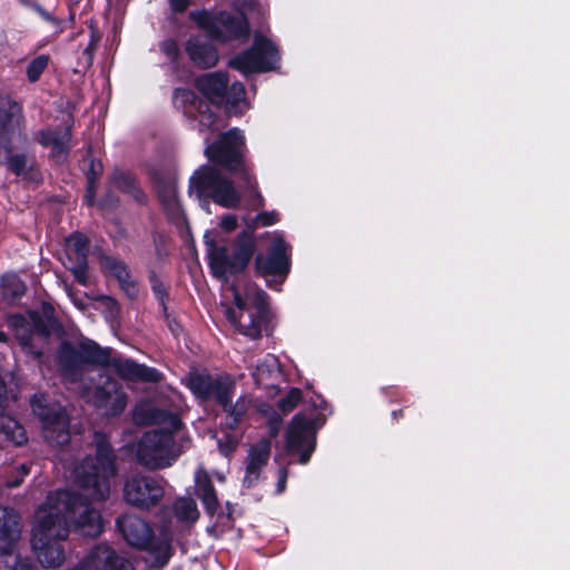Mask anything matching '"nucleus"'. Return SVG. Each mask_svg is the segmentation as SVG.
<instances>
[{"mask_svg":"<svg viewBox=\"0 0 570 570\" xmlns=\"http://www.w3.org/2000/svg\"><path fill=\"white\" fill-rule=\"evenodd\" d=\"M8 166L16 176L26 180L37 183L41 179L40 173L37 169L36 160L32 156L27 154H10L8 156Z\"/></svg>","mask_w":570,"mask_h":570,"instance_id":"bb28decb","label":"nucleus"},{"mask_svg":"<svg viewBox=\"0 0 570 570\" xmlns=\"http://www.w3.org/2000/svg\"><path fill=\"white\" fill-rule=\"evenodd\" d=\"M186 385L197 399L226 406L228 401H233L236 382L227 373L191 372Z\"/></svg>","mask_w":570,"mask_h":570,"instance_id":"1a4fd4ad","label":"nucleus"},{"mask_svg":"<svg viewBox=\"0 0 570 570\" xmlns=\"http://www.w3.org/2000/svg\"><path fill=\"white\" fill-rule=\"evenodd\" d=\"M17 104L7 95L0 94V128L9 132V126L14 121L18 112Z\"/></svg>","mask_w":570,"mask_h":570,"instance_id":"f704fd0d","label":"nucleus"},{"mask_svg":"<svg viewBox=\"0 0 570 570\" xmlns=\"http://www.w3.org/2000/svg\"><path fill=\"white\" fill-rule=\"evenodd\" d=\"M169 7L174 12L181 13L190 4V0H168Z\"/></svg>","mask_w":570,"mask_h":570,"instance_id":"5fc2aeb1","label":"nucleus"},{"mask_svg":"<svg viewBox=\"0 0 570 570\" xmlns=\"http://www.w3.org/2000/svg\"><path fill=\"white\" fill-rule=\"evenodd\" d=\"M164 479L146 474L128 478L124 485L125 501L140 510L157 505L165 494Z\"/></svg>","mask_w":570,"mask_h":570,"instance_id":"4468645a","label":"nucleus"},{"mask_svg":"<svg viewBox=\"0 0 570 570\" xmlns=\"http://www.w3.org/2000/svg\"><path fill=\"white\" fill-rule=\"evenodd\" d=\"M174 512L181 521L195 522L199 517L197 504L191 498H180L176 500Z\"/></svg>","mask_w":570,"mask_h":570,"instance_id":"c9c22d12","label":"nucleus"},{"mask_svg":"<svg viewBox=\"0 0 570 570\" xmlns=\"http://www.w3.org/2000/svg\"><path fill=\"white\" fill-rule=\"evenodd\" d=\"M94 441L95 455L89 453L70 466V476L90 501H104L109 497L110 480L116 475L115 455L104 434L96 432Z\"/></svg>","mask_w":570,"mask_h":570,"instance_id":"7ed1b4c3","label":"nucleus"},{"mask_svg":"<svg viewBox=\"0 0 570 570\" xmlns=\"http://www.w3.org/2000/svg\"><path fill=\"white\" fill-rule=\"evenodd\" d=\"M88 252L89 243L82 234L73 233L66 239L68 264L87 262Z\"/></svg>","mask_w":570,"mask_h":570,"instance_id":"7c9ffc66","label":"nucleus"},{"mask_svg":"<svg viewBox=\"0 0 570 570\" xmlns=\"http://www.w3.org/2000/svg\"><path fill=\"white\" fill-rule=\"evenodd\" d=\"M29 474V468L26 464H21L17 468V476L13 480L7 481L8 488H17L19 487L23 479Z\"/></svg>","mask_w":570,"mask_h":570,"instance_id":"3c124183","label":"nucleus"},{"mask_svg":"<svg viewBox=\"0 0 570 570\" xmlns=\"http://www.w3.org/2000/svg\"><path fill=\"white\" fill-rule=\"evenodd\" d=\"M205 141V154L209 160L223 166L229 171H239L240 178L244 180L243 188L255 190L256 181L252 178L243 161L245 146L243 131L233 128L220 135L215 142L209 144L207 138Z\"/></svg>","mask_w":570,"mask_h":570,"instance_id":"6e6552de","label":"nucleus"},{"mask_svg":"<svg viewBox=\"0 0 570 570\" xmlns=\"http://www.w3.org/2000/svg\"><path fill=\"white\" fill-rule=\"evenodd\" d=\"M50 61V57L48 55H39L35 59H32L27 66V78L30 82H36L39 80L42 72L46 70Z\"/></svg>","mask_w":570,"mask_h":570,"instance_id":"58836bf2","label":"nucleus"},{"mask_svg":"<svg viewBox=\"0 0 570 570\" xmlns=\"http://www.w3.org/2000/svg\"><path fill=\"white\" fill-rule=\"evenodd\" d=\"M116 527L125 541L132 548L148 551L157 567H164L170 558L169 538L155 539L149 524L138 515L124 514L116 520Z\"/></svg>","mask_w":570,"mask_h":570,"instance_id":"0eeeda50","label":"nucleus"},{"mask_svg":"<svg viewBox=\"0 0 570 570\" xmlns=\"http://www.w3.org/2000/svg\"><path fill=\"white\" fill-rule=\"evenodd\" d=\"M112 183L117 189L130 194L137 202L141 203L145 200L144 194L136 186L135 179L130 174L118 173L114 176Z\"/></svg>","mask_w":570,"mask_h":570,"instance_id":"e433bc0d","label":"nucleus"},{"mask_svg":"<svg viewBox=\"0 0 570 570\" xmlns=\"http://www.w3.org/2000/svg\"><path fill=\"white\" fill-rule=\"evenodd\" d=\"M104 268L114 275L119 283L127 289L128 294L134 296L136 294V287L130 281V274L124 262L106 256L102 258Z\"/></svg>","mask_w":570,"mask_h":570,"instance_id":"2f4dec72","label":"nucleus"},{"mask_svg":"<svg viewBox=\"0 0 570 570\" xmlns=\"http://www.w3.org/2000/svg\"><path fill=\"white\" fill-rule=\"evenodd\" d=\"M277 61L278 55L275 46L266 38L255 36L253 47L232 59L229 66L244 75H248L272 70Z\"/></svg>","mask_w":570,"mask_h":570,"instance_id":"2eb2a0df","label":"nucleus"},{"mask_svg":"<svg viewBox=\"0 0 570 570\" xmlns=\"http://www.w3.org/2000/svg\"><path fill=\"white\" fill-rule=\"evenodd\" d=\"M228 78L224 72H210L196 80V88L212 104H222L227 94Z\"/></svg>","mask_w":570,"mask_h":570,"instance_id":"393cba45","label":"nucleus"},{"mask_svg":"<svg viewBox=\"0 0 570 570\" xmlns=\"http://www.w3.org/2000/svg\"><path fill=\"white\" fill-rule=\"evenodd\" d=\"M20 535L18 514L8 508H0V539L4 541L0 546L1 557H11L16 551V541Z\"/></svg>","mask_w":570,"mask_h":570,"instance_id":"4be33fe9","label":"nucleus"},{"mask_svg":"<svg viewBox=\"0 0 570 570\" xmlns=\"http://www.w3.org/2000/svg\"><path fill=\"white\" fill-rule=\"evenodd\" d=\"M189 193L203 200V208L209 213L207 199L225 208H235L240 203V194L232 180L225 178L217 169L203 166L190 177Z\"/></svg>","mask_w":570,"mask_h":570,"instance_id":"39448f33","label":"nucleus"},{"mask_svg":"<svg viewBox=\"0 0 570 570\" xmlns=\"http://www.w3.org/2000/svg\"><path fill=\"white\" fill-rule=\"evenodd\" d=\"M238 440L232 434H224L217 440V445L222 454L229 455L237 446Z\"/></svg>","mask_w":570,"mask_h":570,"instance_id":"a18cd8bd","label":"nucleus"},{"mask_svg":"<svg viewBox=\"0 0 570 570\" xmlns=\"http://www.w3.org/2000/svg\"><path fill=\"white\" fill-rule=\"evenodd\" d=\"M271 454V442L261 440L257 444L250 446L246 456V466L244 475V485L252 488L259 480L262 470L267 464Z\"/></svg>","mask_w":570,"mask_h":570,"instance_id":"412c9836","label":"nucleus"},{"mask_svg":"<svg viewBox=\"0 0 570 570\" xmlns=\"http://www.w3.org/2000/svg\"><path fill=\"white\" fill-rule=\"evenodd\" d=\"M68 268L72 272V274L78 283H80L81 285L88 284L89 277H88V263L87 262L68 264Z\"/></svg>","mask_w":570,"mask_h":570,"instance_id":"c03bdc74","label":"nucleus"},{"mask_svg":"<svg viewBox=\"0 0 570 570\" xmlns=\"http://www.w3.org/2000/svg\"><path fill=\"white\" fill-rule=\"evenodd\" d=\"M97 40L92 39L91 42H90V47L96 45Z\"/></svg>","mask_w":570,"mask_h":570,"instance_id":"e2e57ef3","label":"nucleus"},{"mask_svg":"<svg viewBox=\"0 0 570 570\" xmlns=\"http://www.w3.org/2000/svg\"><path fill=\"white\" fill-rule=\"evenodd\" d=\"M189 19L214 39L229 40L248 35L247 20L225 11L194 10L189 12Z\"/></svg>","mask_w":570,"mask_h":570,"instance_id":"9b49d317","label":"nucleus"},{"mask_svg":"<svg viewBox=\"0 0 570 570\" xmlns=\"http://www.w3.org/2000/svg\"><path fill=\"white\" fill-rule=\"evenodd\" d=\"M195 484L197 497L202 500L207 512L213 514L218 507V500L209 476L203 466H198L195 472Z\"/></svg>","mask_w":570,"mask_h":570,"instance_id":"a878e982","label":"nucleus"},{"mask_svg":"<svg viewBox=\"0 0 570 570\" xmlns=\"http://www.w3.org/2000/svg\"><path fill=\"white\" fill-rule=\"evenodd\" d=\"M109 365H111L116 373L125 380L153 383L161 380V373L158 370L148 367L144 364H138L137 362L122 356H110Z\"/></svg>","mask_w":570,"mask_h":570,"instance_id":"aec40b11","label":"nucleus"},{"mask_svg":"<svg viewBox=\"0 0 570 570\" xmlns=\"http://www.w3.org/2000/svg\"><path fill=\"white\" fill-rule=\"evenodd\" d=\"M245 97V88L242 82H234L228 91L227 102L235 105L242 101Z\"/></svg>","mask_w":570,"mask_h":570,"instance_id":"de8ad7c7","label":"nucleus"},{"mask_svg":"<svg viewBox=\"0 0 570 570\" xmlns=\"http://www.w3.org/2000/svg\"><path fill=\"white\" fill-rule=\"evenodd\" d=\"M289 245L281 234H274L272 246L266 256H256L257 274L265 278L271 288L279 291L291 268Z\"/></svg>","mask_w":570,"mask_h":570,"instance_id":"ddd939ff","label":"nucleus"},{"mask_svg":"<svg viewBox=\"0 0 570 570\" xmlns=\"http://www.w3.org/2000/svg\"><path fill=\"white\" fill-rule=\"evenodd\" d=\"M4 563L11 570H37L36 566L28 558L16 557L13 564H10L8 560H4Z\"/></svg>","mask_w":570,"mask_h":570,"instance_id":"09e8293b","label":"nucleus"},{"mask_svg":"<svg viewBox=\"0 0 570 570\" xmlns=\"http://www.w3.org/2000/svg\"><path fill=\"white\" fill-rule=\"evenodd\" d=\"M94 403L97 407L102 409L107 415L114 416L125 410L127 395L116 381L107 379L104 386L96 389Z\"/></svg>","mask_w":570,"mask_h":570,"instance_id":"6ab92c4d","label":"nucleus"},{"mask_svg":"<svg viewBox=\"0 0 570 570\" xmlns=\"http://www.w3.org/2000/svg\"><path fill=\"white\" fill-rule=\"evenodd\" d=\"M111 352V348H101L97 343L87 341L80 344L78 354L87 363L106 366L110 363Z\"/></svg>","mask_w":570,"mask_h":570,"instance_id":"c756f323","label":"nucleus"},{"mask_svg":"<svg viewBox=\"0 0 570 570\" xmlns=\"http://www.w3.org/2000/svg\"><path fill=\"white\" fill-rule=\"evenodd\" d=\"M79 358L78 352L75 351L70 343H62L58 351V360L66 371L76 367Z\"/></svg>","mask_w":570,"mask_h":570,"instance_id":"ea45409f","label":"nucleus"},{"mask_svg":"<svg viewBox=\"0 0 570 570\" xmlns=\"http://www.w3.org/2000/svg\"><path fill=\"white\" fill-rule=\"evenodd\" d=\"M0 413V434L16 446H21L27 443L28 438L23 426L12 416Z\"/></svg>","mask_w":570,"mask_h":570,"instance_id":"c85d7f7f","label":"nucleus"},{"mask_svg":"<svg viewBox=\"0 0 570 570\" xmlns=\"http://www.w3.org/2000/svg\"><path fill=\"white\" fill-rule=\"evenodd\" d=\"M101 170H102L101 164L91 160L90 171L87 175L88 189H87V196H86L89 205H91L94 202V195H95L94 184H95L96 178L100 175Z\"/></svg>","mask_w":570,"mask_h":570,"instance_id":"37998d69","label":"nucleus"},{"mask_svg":"<svg viewBox=\"0 0 570 570\" xmlns=\"http://www.w3.org/2000/svg\"><path fill=\"white\" fill-rule=\"evenodd\" d=\"M218 480H219V481H224V476H223V475H219V476H218Z\"/></svg>","mask_w":570,"mask_h":570,"instance_id":"0e129e2a","label":"nucleus"},{"mask_svg":"<svg viewBox=\"0 0 570 570\" xmlns=\"http://www.w3.org/2000/svg\"><path fill=\"white\" fill-rule=\"evenodd\" d=\"M12 137L17 138V140L21 144H24L27 141L26 134L18 127L17 130L12 127Z\"/></svg>","mask_w":570,"mask_h":570,"instance_id":"13d9d810","label":"nucleus"},{"mask_svg":"<svg viewBox=\"0 0 570 570\" xmlns=\"http://www.w3.org/2000/svg\"><path fill=\"white\" fill-rule=\"evenodd\" d=\"M33 413L42 423L46 440L55 445L62 446L70 440L69 417L66 410L59 404H48L43 394H35L31 399Z\"/></svg>","mask_w":570,"mask_h":570,"instance_id":"f8f14e48","label":"nucleus"},{"mask_svg":"<svg viewBox=\"0 0 570 570\" xmlns=\"http://www.w3.org/2000/svg\"><path fill=\"white\" fill-rule=\"evenodd\" d=\"M35 11L46 21L58 24L59 21L47 10H45L42 7L36 4L33 7Z\"/></svg>","mask_w":570,"mask_h":570,"instance_id":"6e6d98bb","label":"nucleus"},{"mask_svg":"<svg viewBox=\"0 0 570 570\" xmlns=\"http://www.w3.org/2000/svg\"><path fill=\"white\" fill-rule=\"evenodd\" d=\"M9 326L14 331L16 337L21 347L35 357H40L41 352L32 345L33 335L38 334L47 337L57 327V321L50 308H43L42 312H29V321L22 315H12L9 317Z\"/></svg>","mask_w":570,"mask_h":570,"instance_id":"9d476101","label":"nucleus"},{"mask_svg":"<svg viewBox=\"0 0 570 570\" xmlns=\"http://www.w3.org/2000/svg\"><path fill=\"white\" fill-rule=\"evenodd\" d=\"M159 197L171 219H180L183 217V209L177 198V190L174 184L166 185L159 191Z\"/></svg>","mask_w":570,"mask_h":570,"instance_id":"473e14b6","label":"nucleus"},{"mask_svg":"<svg viewBox=\"0 0 570 570\" xmlns=\"http://www.w3.org/2000/svg\"><path fill=\"white\" fill-rule=\"evenodd\" d=\"M205 238L210 271L217 279L224 282L246 268L255 249L254 237L245 232L238 235L233 253L226 246H217L214 240H208L207 235Z\"/></svg>","mask_w":570,"mask_h":570,"instance_id":"423d86ee","label":"nucleus"},{"mask_svg":"<svg viewBox=\"0 0 570 570\" xmlns=\"http://www.w3.org/2000/svg\"><path fill=\"white\" fill-rule=\"evenodd\" d=\"M234 307H227L225 315L242 335L258 338L267 316V295L255 285H248L245 293L232 286Z\"/></svg>","mask_w":570,"mask_h":570,"instance_id":"20e7f679","label":"nucleus"},{"mask_svg":"<svg viewBox=\"0 0 570 570\" xmlns=\"http://www.w3.org/2000/svg\"><path fill=\"white\" fill-rule=\"evenodd\" d=\"M286 448L291 454H299V462L306 464L315 448V428L303 414H296L286 433Z\"/></svg>","mask_w":570,"mask_h":570,"instance_id":"dca6fc26","label":"nucleus"},{"mask_svg":"<svg viewBox=\"0 0 570 570\" xmlns=\"http://www.w3.org/2000/svg\"><path fill=\"white\" fill-rule=\"evenodd\" d=\"M70 527L80 534L96 538L104 530L100 512L82 494L59 490L48 494L33 518L31 548L40 564L55 569L66 560L62 542Z\"/></svg>","mask_w":570,"mask_h":570,"instance_id":"f257e3e1","label":"nucleus"},{"mask_svg":"<svg viewBox=\"0 0 570 570\" xmlns=\"http://www.w3.org/2000/svg\"><path fill=\"white\" fill-rule=\"evenodd\" d=\"M279 219L278 213L273 212H264L257 215V217L250 222L247 223V232L253 236V232L257 228V225L262 226H271L275 223H277Z\"/></svg>","mask_w":570,"mask_h":570,"instance_id":"79ce46f5","label":"nucleus"},{"mask_svg":"<svg viewBox=\"0 0 570 570\" xmlns=\"http://www.w3.org/2000/svg\"><path fill=\"white\" fill-rule=\"evenodd\" d=\"M268 424H269L271 436H273V438L276 436L281 429L282 419L275 411H272V415L268 419Z\"/></svg>","mask_w":570,"mask_h":570,"instance_id":"864d4df0","label":"nucleus"},{"mask_svg":"<svg viewBox=\"0 0 570 570\" xmlns=\"http://www.w3.org/2000/svg\"><path fill=\"white\" fill-rule=\"evenodd\" d=\"M134 420L137 424L160 426L145 432L136 444V459L148 470L170 468L191 445V439L177 414L142 402L135 407Z\"/></svg>","mask_w":570,"mask_h":570,"instance_id":"f03ea898","label":"nucleus"},{"mask_svg":"<svg viewBox=\"0 0 570 570\" xmlns=\"http://www.w3.org/2000/svg\"><path fill=\"white\" fill-rule=\"evenodd\" d=\"M287 480V472L285 469L279 470L278 482H277V492L282 493L285 490Z\"/></svg>","mask_w":570,"mask_h":570,"instance_id":"4d7b16f0","label":"nucleus"},{"mask_svg":"<svg viewBox=\"0 0 570 570\" xmlns=\"http://www.w3.org/2000/svg\"><path fill=\"white\" fill-rule=\"evenodd\" d=\"M250 401L246 397H239L235 403L228 401L226 406H222L227 414L228 425L234 429L245 416L249 409Z\"/></svg>","mask_w":570,"mask_h":570,"instance_id":"72a5a7b5","label":"nucleus"},{"mask_svg":"<svg viewBox=\"0 0 570 570\" xmlns=\"http://www.w3.org/2000/svg\"><path fill=\"white\" fill-rule=\"evenodd\" d=\"M186 51L190 60L200 68H213L218 62L217 49L204 37H191L186 45Z\"/></svg>","mask_w":570,"mask_h":570,"instance_id":"5701e85b","label":"nucleus"},{"mask_svg":"<svg viewBox=\"0 0 570 570\" xmlns=\"http://www.w3.org/2000/svg\"><path fill=\"white\" fill-rule=\"evenodd\" d=\"M279 374V362L276 356L267 354L259 360L252 376L257 385H268Z\"/></svg>","mask_w":570,"mask_h":570,"instance_id":"cd10ccee","label":"nucleus"},{"mask_svg":"<svg viewBox=\"0 0 570 570\" xmlns=\"http://www.w3.org/2000/svg\"><path fill=\"white\" fill-rule=\"evenodd\" d=\"M161 52L171 61H175L179 55V48L174 39H166L160 42Z\"/></svg>","mask_w":570,"mask_h":570,"instance_id":"49530a36","label":"nucleus"},{"mask_svg":"<svg viewBox=\"0 0 570 570\" xmlns=\"http://www.w3.org/2000/svg\"><path fill=\"white\" fill-rule=\"evenodd\" d=\"M9 132L0 130V164L3 161V158L12 154V145L8 138Z\"/></svg>","mask_w":570,"mask_h":570,"instance_id":"8fccbe9b","label":"nucleus"},{"mask_svg":"<svg viewBox=\"0 0 570 570\" xmlns=\"http://www.w3.org/2000/svg\"><path fill=\"white\" fill-rule=\"evenodd\" d=\"M154 292L156 294V296L158 297V299L164 303V297H165V291L163 288V286L159 284V285H155L154 286Z\"/></svg>","mask_w":570,"mask_h":570,"instance_id":"bf43d9fd","label":"nucleus"},{"mask_svg":"<svg viewBox=\"0 0 570 570\" xmlns=\"http://www.w3.org/2000/svg\"><path fill=\"white\" fill-rule=\"evenodd\" d=\"M173 99L175 106L184 108L187 115L197 119L200 132L214 126L216 117L208 102L198 98L194 91L183 88L176 89Z\"/></svg>","mask_w":570,"mask_h":570,"instance_id":"a211bd4d","label":"nucleus"},{"mask_svg":"<svg viewBox=\"0 0 570 570\" xmlns=\"http://www.w3.org/2000/svg\"><path fill=\"white\" fill-rule=\"evenodd\" d=\"M71 138L70 127L63 129H46L37 134L36 139L43 147L51 148V156L61 161L69 151V141Z\"/></svg>","mask_w":570,"mask_h":570,"instance_id":"b1692460","label":"nucleus"},{"mask_svg":"<svg viewBox=\"0 0 570 570\" xmlns=\"http://www.w3.org/2000/svg\"><path fill=\"white\" fill-rule=\"evenodd\" d=\"M1 287L4 298H20L26 292V285L16 275H6L1 279Z\"/></svg>","mask_w":570,"mask_h":570,"instance_id":"4c0bfd02","label":"nucleus"},{"mask_svg":"<svg viewBox=\"0 0 570 570\" xmlns=\"http://www.w3.org/2000/svg\"><path fill=\"white\" fill-rule=\"evenodd\" d=\"M7 341V335L0 331V342H6Z\"/></svg>","mask_w":570,"mask_h":570,"instance_id":"052dcab7","label":"nucleus"},{"mask_svg":"<svg viewBox=\"0 0 570 570\" xmlns=\"http://www.w3.org/2000/svg\"><path fill=\"white\" fill-rule=\"evenodd\" d=\"M301 400H302V391L297 387H293L289 390V392L284 397H282L278 401L277 405H278V409L284 414H287L297 406V404L301 402Z\"/></svg>","mask_w":570,"mask_h":570,"instance_id":"a19ab883","label":"nucleus"},{"mask_svg":"<svg viewBox=\"0 0 570 570\" xmlns=\"http://www.w3.org/2000/svg\"><path fill=\"white\" fill-rule=\"evenodd\" d=\"M68 570H134V567L111 547L98 544L77 567Z\"/></svg>","mask_w":570,"mask_h":570,"instance_id":"f3484780","label":"nucleus"},{"mask_svg":"<svg viewBox=\"0 0 570 570\" xmlns=\"http://www.w3.org/2000/svg\"><path fill=\"white\" fill-rule=\"evenodd\" d=\"M219 226L222 227V229H224L227 233L233 232L237 227V218H236V216L232 215V214L224 215L220 218Z\"/></svg>","mask_w":570,"mask_h":570,"instance_id":"603ef678","label":"nucleus"},{"mask_svg":"<svg viewBox=\"0 0 570 570\" xmlns=\"http://www.w3.org/2000/svg\"><path fill=\"white\" fill-rule=\"evenodd\" d=\"M255 195H256V197L259 199V205H263V202H264V200H263V197L261 196V194H259V193H257V191H255Z\"/></svg>","mask_w":570,"mask_h":570,"instance_id":"680f3d73","label":"nucleus"}]
</instances>
